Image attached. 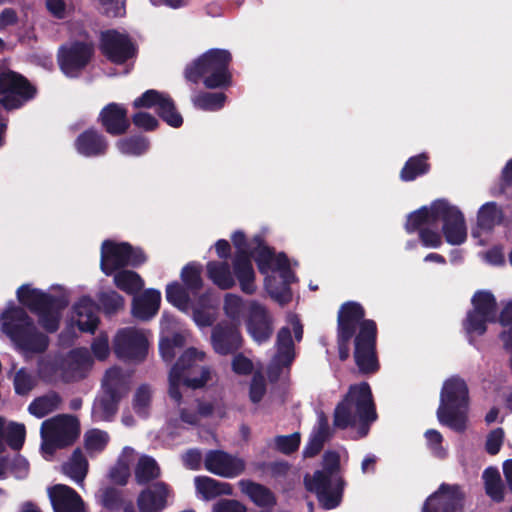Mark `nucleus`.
Returning <instances> with one entry per match:
<instances>
[{
    "instance_id": "obj_1",
    "label": "nucleus",
    "mask_w": 512,
    "mask_h": 512,
    "mask_svg": "<svg viewBox=\"0 0 512 512\" xmlns=\"http://www.w3.org/2000/svg\"><path fill=\"white\" fill-rule=\"evenodd\" d=\"M364 307L356 301L344 302L337 313L336 343L339 360L350 355V341L354 339V362L362 375H373L380 370L377 353V324L365 319Z\"/></svg>"
},
{
    "instance_id": "obj_2",
    "label": "nucleus",
    "mask_w": 512,
    "mask_h": 512,
    "mask_svg": "<svg viewBox=\"0 0 512 512\" xmlns=\"http://www.w3.org/2000/svg\"><path fill=\"white\" fill-rule=\"evenodd\" d=\"M377 417L371 387L363 381L350 385L343 399L336 405L333 425L341 430L357 426L358 438H364Z\"/></svg>"
},
{
    "instance_id": "obj_3",
    "label": "nucleus",
    "mask_w": 512,
    "mask_h": 512,
    "mask_svg": "<svg viewBox=\"0 0 512 512\" xmlns=\"http://www.w3.org/2000/svg\"><path fill=\"white\" fill-rule=\"evenodd\" d=\"M442 222V233L450 245H461L467 239V228L463 213L446 199L433 201L430 207L422 206L407 216L404 225L408 234L425 229L426 224Z\"/></svg>"
},
{
    "instance_id": "obj_4",
    "label": "nucleus",
    "mask_w": 512,
    "mask_h": 512,
    "mask_svg": "<svg viewBox=\"0 0 512 512\" xmlns=\"http://www.w3.org/2000/svg\"><path fill=\"white\" fill-rule=\"evenodd\" d=\"M2 331L10 338L17 350L24 355H38L47 351L50 339L39 331L34 320L20 306L7 308L1 314Z\"/></svg>"
},
{
    "instance_id": "obj_5",
    "label": "nucleus",
    "mask_w": 512,
    "mask_h": 512,
    "mask_svg": "<svg viewBox=\"0 0 512 512\" xmlns=\"http://www.w3.org/2000/svg\"><path fill=\"white\" fill-rule=\"evenodd\" d=\"M231 62L230 51L212 48L186 66L184 77L194 84L202 80L207 89H227L233 81L229 69Z\"/></svg>"
},
{
    "instance_id": "obj_6",
    "label": "nucleus",
    "mask_w": 512,
    "mask_h": 512,
    "mask_svg": "<svg viewBox=\"0 0 512 512\" xmlns=\"http://www.w3.org/2000/svg\"><path fill=\"white\" fill-rule=\"evenodd\" d=\"M205 354L191 347L184 351L169 372V397L180 405L182 403V385L191 389L203 388L210 379L211 371L202 365Z\"/></svg>"
},
{
    "instance_id": "obj_7",
    "label": "nucleus",
    "mask_w": 512,
    "mask_h": 512,
    "mask_svg": "<svg viewBox=\"0 0 512 512\" xmlns=\"http://www.w3.org/2000/svg\"><path fill=\"white\" fill-rule=\"evenodd\" d=\"M18 301L37 316L39 325L47 333H55L60 326L62 311L69 302L65 296H55L24 284L17 289Z\"/></svg>"
},
{
    "instance_id": "obj_8",
    "label": "nucleus",
    "mask_w": 512,
    "mask_h": 512,
    "mask_svg": "<svg viewBox=\"0 0 512 512\" xmlns=\"http://www.w3.org/2000/svg\"><path fill=\"white\" fill-rule=\"evenodd\" d=\"M468 403L469 389L466 382L458 376L447 379L440 393V405L436 413L440 424L456 432H464Z\"/></svg>"
},
{
    "instance_id": "obj_9",
    "label": "nucleus",
    "mask_w": 512,
    "mask_h": 512,
    "mask_svg": "<svg viewBox=\"0 0 512 512\" xmlns=\"http://www.w3.org/2000/svg\"><path fill=\"white\" fill-rule=\"evenodd\" d=\"M128 391V381L122 370L118 367L108 369L102 382V392L92 406V418L95 421H112Z\"/></svg>"
},
{
    "instance_id": "obj_10",
    "label": "nucleus",
    "mask_w": 512,
    "mask_h": 512,
    "mask_svg": "<svg viewBox=\"0 0 512 512\" xmlns=\"http://www.w3.org/2000/svg\"><path fill=\"white\" fill-rule=\"evenodd\" d=\"M37 87L24 75L11 70L6 61L0 60V105L6 111L22 108L36 98Z\"/></svg>"
},
{
    "instance_id": "obj_11",
    "label": "nucleus",
    "mask_w": 512,
    "mask_h": 512,
    "mask_svg": "<svg viewBox=\"0 0 512 512\" xmlns=\"http://www.w3.org/2000/svg\"><path fill=\"white\" fill-rule=\"evenodd\" d=\"M147 260L145 251L129 242L106 239L101 244L100 269L106 276H112L126 267L138 268Z\"/></svg>"
},
{
    "instance_id": "obj_12",
    "label": "nucleus",
    "mask_w": 512,
    "mask_h": 512,
    "mask_svg": "<svg viewBox=\"0 0 512 512\" xmlns=\"http://www.w3.org/2000/svg\"><path fill=\"white\" fill-rule=\"evenodd\" d=\"M95 56L92 40L74 39L58 48L57 63L62 73L69 78H78Z\"/></svg>"
},
{
    "instance_id": "obj_13",
    "label": "nucleus",
    "mask_w": 512,
    "mask_h": 512,
    "mask_svg": "<svg viewBox=\"0 0 512 512\" xmlns=\"http://www.w3.org/2000/svg\"><path fill=\"white\" fill-rule=\"evenodd\" d=\"M231 240L236 248V252L232 259L234 274L237 278L241 291L247 295H252L257 290L255 283L256 274L252 264V248L247 241L246 235L240 230H237L232 234Z\"/></svg>"
},
{
    "instance_id": "obj_14",
    "label": "nucleus",
    "mask_w": 512,
    "mask_h": 512,
    "mask_svg": "<svg viewBox=\"0 0 512 512\" xmlns=\"http://www.w3.org/2000/svg\"><path fill=\"white\" fill-rule=\"evenodd\" d=\"M306 489L314 493L322 508L331 510L338 507L342 501L346 482L343 477H331L323 472H314L310 478H304Z\"/></svg>"
},
{
    "instance_id": "obj_15",
    "label": "nucleus",
    "mask_w": 512,
    "mask_h": 512,
    "mask_svg": "<svg viewBox=\"0 0 512 512\" xmlns=\"http://www.w3.org/2000/svg\"><path fill=\"white\" fill-rule=\"evenodd\" d=\"M132 106L135 109L155 108L158 117L170 127L180 128L183 125V117L168 93L148 89L134 99Z\"/></svg>"
},
{
    "instance_id": "obj_16",
    "label": "nucleus",
    "mask_w": 512,
    "mask_h": 512,
    "mask_svg": "<svg viewBox=\"0 0 512 512\" xmlns=\"http://www.w3.org/2000/svg\"><path fill=\"white\" fill-rule=\"evenodd\" d=\"M99 49L101 54L112 64L123 65L135 59L138 46L132 38L115 29L106 30L100 35Z\"/></svg>"
},
{
    "instance_id": "obj_17",
    "label": "nucleus",
    "mask_w": 512,
    "mask_h": 512,
    "mask_svg": "<svg viewBox=\"0 0 512 512\" xmlns=\"http://www.w3.org/2000/svg\"><path fill=\"white\" fill-rule=\"evenodd\" d=\"M114 352L121 359L142 361L148 353L147 338L134 327L123 328L115 336Z\"/></svg>"
},
{
    "instance_id": "obj_18",
    "label": "nucleus",
    "mask_w": 512,
    "mask_h": 512,
    "mask_svg": "<svg viewBox=\"0 0 512 512\" xmlns=\"http://www.w3.org/2000/svg\"><path fill=\"white\" fill-rule=\"evenodd\" d=\"M464 493L459 485L442 483L422 507V512H462Z\"/></svg>"
},
{
    "instance_id": "obj_19",
    "label": "nucleus",
    "mask_w": 512,
    "mask_h": 512,
    "mask_svg": "<svg viewBox=\"0 0 512 512\" xmlns=\"http://www.w3.org/2000/svg\"><path fill=\"white\" fill-rule=\"evenodd\" d=\"M273 271H279L281 282H278L275 276L265 277V288L269 295L278 303L284 305L291 301L292 292L290 284L294 279V273L290 268V262L287 255L283 252L276 257V266Z\"/></svg>"
},
{
    "instance_id": "obj_20",
    "label": "nucleus",
    "mask_w": 512,
    "mask_h": 512,
    "mask_svg": "<svg viewBox=\"0 0 512 512\" xmlns=\"http://www.w3.org/2000/svg\"><path fill=\"white\" fill-rule=\"evenodd\" d=\"M211 344L219 355L226 356L236 353L243 345L239 325L227 321L217 323L211 332Z\"/></svg>"
},
{
    "instance_id": "obj_21",
    "label": "nucleus",
    "mask_w": 512,
    "mask_h": 512,
    "mask_svg": "<svg viewBox=\"0 0 512 512\" xmlns=\"http://www.w3.org/2000/svg\"><path fill=\"white\" fill-rule=\"evenodd\" d=\"M204 466L206 470L215 475L235 478L244 472L246 463L242 458L223 450H209L204 459Z\"/></svg>"
},
{
    "instance_id": "obj_22",
    "label": "nucleus",
    "mask_w": 512,
    "mask_h": 512,
    "mask_svg": "<svg viewBox=\"0 0 512 512\" xmlns=\"http://www.w3.org/2000/svg\"><path fill=\"white\" fill-rule=\"evenodd\" d=\"M97 123L113 137L126 134L131 126L128 109L117 102H110L100 110Z\"/></svg>"
},
{
    "instance_id": "obj_23",
    "label": "nucleus",
    "mask_w": 512,
    "mask_h": 512,
    "mask_svg": "<svg viewBox=\"0 0 512 512\" xmlns=\"http://www.w3.org/2000/svg\"><path fill=\"white\" fill-rule=\"evenodd\" d=\"M246 329L258 344L267 342L273 334V321L267 309L257 301H251L246 318Z\"/></svg>"
},
{
    "instance_id": "obj_24",
    "label": "nucleus",
    "mask_w": 512,
    "mask_h": 512,
    "mask_svg": "<svg viewBox=\"0 0 512 512\" xmlns=\"http://www.w3.org/2000/svg\"><path fill=\"white\" fill-rule=\"evenodd\" d=\"M64 448L71 446L80 435V423L75 416L58 415L41 425Z\"/></svg>"
},
{
    "instance_id": "obj_25",
    "label": "nucleus",
    "mask_w": 512,
    "mask_h": 512,
    "mask_svg": "<svg viewBox=\"0 0 512 512\" xmlns=\"http://www.w3.org/2000/svg\"><path fill=\"white\" fill-rule=\"evenodd\" d=\"M173 495L172 488L163 481H157L141 490L136 503L139 512H163L168 498Z\"/></svg>"
},
{
    "instance_id": "obj_26",
    "label": "nucleus",
    "mask_w": 512,
    "mask_h": 512,
    "mask_svg": "<svg viewBox=\"0 0 512 512\" xmlns=\"http://www.w3.org/2000/svg\"><path fill=\"white\" fill-rule=\"evenodd\" d=\"M74 147L80 155L87 158H96L106 155L109 142L102 132L90 127L77 136Z\"/></svg>"
},
{
    "instance_id": "obj_27",
    "label": "nucleus",
    "mask_w": 512,
    "mask_h": 512,
    "mask_svg": "<svg viewBox=\"0 0 512 512\" xmlns=\"http://www.w3.org/2000/svg\"><path fill=\"white\" fill-rule=\"evenodd\" d=\"M49 494L54 512H84V502L73 488L56 484Z\"/></svg>"
},
{
    "instance_id": "obj_28",
    "label": "nucleus",
    "mask_w": 512,
    "mask_h": 512,
    "mask_svg": "<svg viewBox=\"0 0 512 512\" xmlns=\"http://www.w3.org/2000/svg\"><path fill=\"white\" fill-rule=\"evenodd\" d=\"M75 321L81 332L94 333L99 324L97 306L89 296H82L73 306Z\"/></svg>"
},
{
    "instance_id": "obj_29",
    "label": "nucleus",
    "mask_w": 512,
    "mask_h": 512,
    "mask_svg": "<svg viewBox=\"0 0 512 512\" xmlns=\"http://www.w3.org/2000/svg\"><path fill=\"white\" fill-rule=\"evenodd\" d=\"M64 367V382L69 383L83 377V372L91 364V357L84 349H72L66 356H61Z\"/></svg>"
},
{
    "instance_id": "obj_30",
    "label": "nucleus",
    "mask_w": 512,
    "mask_h": 512,
    "mask_svg": "<svg viewBox=\"0 0 512 512\" xmlns=\"http://www.w3.org/2000/svg\"><path fill=\"white\" fill-rule=\"evenodd\" d=\"M161 303V293L156 289H147L142 295L134 298L132 303V314L135 318L147 321L154 317Z\"/></svg>"
},
{
    "instance_id": "obj_31",
    "label": "nucleus",
    "mask_w": 512,
    "mask_h": 512,
    "mask_svg": "<svg viewBox=\"0 0 512 512\" xmlns=\"http://www.w3.org/2000/svg\"><path fill=\"white\" fill-rule=\"evenodd\" d=\"M208 279L221 290L232 289L236 285L234 268L227 261H209L206 264Z\"/></svg>"
},
{
    "instance_id": "obj_32",
    "label": "nucleus",
    "mask_w": 512,
    "mask_h": 512,
    "mask_svg": "<svg viewBox=\"0 0 512 512\" xmlns=\"http://www.w3.org/2000/svg\"><path fill=\"white\" fill-rule=\"evenodd\" d=\"M241 491L258 507L272 508L276 505L274 493L265 485L252 480L240 481Z\"/></svg>"
},
{
    "instance_id": "obj_33",
    "label": "nucleus",
    "mask_w": 512,
    "mask_h": 512,
    "mask_svg": "<svg viewBox=\"0 0 512 512\" xmlns=\"http://www.w3.org/2000/svg\"><path fill=\"white\" fill-rule=\"evenodd\" d=\"M252 242L256 245L252 248V259H254L259 272L267 275L270 270H274L276 266V257L274 249L267 246L262 236L255 235Z\"/></svg>"
},
{
    "instance_id": "obj_34",
    "label": "nucleus",
    "mask_w": 512,
    "mask_h": 512,
    "mask_svg": "<svg viewBox=\"0 0 512 512\" xmlns=\"http://www.w3.org/2000/svg\"><path fill=\"white\" fill-rule=\"evenodd\" d=\"M196 491L204 500H212L218 496L231 495L232 487L229 483L220 482L208 476H197L194 479Z\"/></svg>"
},
{
    "instance_id": "obj_35",
    "label": "nucleus",
    "mask_w": 512,
    "mask_h": 512,
    "mask_svg": "<svg viewBox=\"0 0 512 512\" xmlns=\"http://www.w3.org/2000/svg\"><path fill=\"white\" fill-rule=\"evenodd\" d=\"M431 169L429 157L421 153L407 159L402 167L399 177L403 182H411L420 176L427 174Z\"/></svg>"
},
{
    "instance_id": "obj_36",
    "label": "nucleus",
    "mask_w": 512,
    "mask_h": 512,
    "mask_svg": "<svg viewBox=\"0 0 512 512\" xmlns=\"http://www.w3.org/2000/svg\"><path fill=\"white\" fill-rule=\"evenodd\" d=\"M89 463L80 448H76L67 462L62 465V471L76 483H83L88 473Z\"/></svg>"
},
{
    "instance_id": "obj_37",
    "label": "nucleus",
    "mask_w": 512,
    "mask_h": 512,
    "mask_svg": "<svg viewBox=\"0 0 512 512\" xmlns=\"http://www.w3.org/2000/svg\"><path fill=\"white\" fill-rule=\"evenodd\" d=\"M472 309L478 314L497 321V301L492 292L487 290H479L474 293L471 299Z\"/></svg>"
},
{
    "instance_id": "obj_38",
    "label": "nucleus",
    "mask_w": 512,
    "mask_h": 512,
    "mask_svg": "<svg viewBox=\"0 0 512 512\" xmlns=\"http://www.w3.org/2000/svg\"><path fill=\"white\" fill-rule=\"evenodd\" d=\"M504 218L502 209L496 202L483 204L477 214L478 227L484 231H491L496 225L502 223Z\"/></svg>"
},
{
    "instance_id": "obj_39",
    "label": "nucleus",
    "mask_w": 512,
    "mask_h": 512,
    "mask_svg": "<svg viewBox=\"0 0 512 512\" xmlns=\"http://www.w3.org/2000/svg\"><path fill=\"white\" fill-rule=\"evenodd\" d=\"M134 474L137 484L147 485L160 477L161 469L154 458L142 456L138 460Z\"/></svg>"
},
{
    "instance_id": "obj_40",
    "label": "nucleus",
    "mask_w": 512,
    "mask_h": 512,
    "mask_svg": "<svg viewBox=\"0 0 512 512\" xmlns=\"http://www.w3.org/2000/svg\"><path fill=\"white\" fill-rule=\"evenodd\" d=\"M115 286L128 295L138 293L144 286L141 276L132 270L123 269L113 274Z\"/></svg>"
},
{
    "instance_id": "obj_41",
    "label": "nucleus",
    "mask_w": 512,
    "mask_h": 512,
    "mask_svg": "<svg viewBox=\"0 0 512 512\" xmlns=\"http://www.w3.org/2000/svg\"><path fill=\"white\" fill-rule=\"evenodd\" d=\"M483 480L486 494L496 503L504 501V484L500 473L495 467H488L483 472Z\"/></svg>"
},
{
    "instance_id": "obj_42",
    "label": "nucleus",
    "mask_w": 512,
    "mask_h": 512,
    "mask_svg": "<svg viewBox=\"0 0 512 512\" xmlns=\"http://www.w3.org/2000/svg\"><path fill=\"white\" fill-rule=\"evenodd\" d=\"M61 402V396L57 392H51L44 396L35 398L29 404L28 411L37 418H43L57 410Z\"/></svg>"
},
{
    "instance_id": "obj_43",
    "label": "nucleus",
    "mask_w": 512,
    "mask_h": 512,
    "mask_svg": "<svg viewBox=\"0 0 512 512\" xmlns=\"http://www.w3.org/2000/svg\"><path fill=\"white\" fill-rule=\"evenodd\" d=\"M496 322L504 327L499 333L498 338L502 343L503 349L510 355L512 366V300L504 305Z\"/></svg>"
},
{
    "instance_id": "obj_44",
    "label": "nucleus",
    "mask_w": 512,
    "mask_h": 512,
    "mask_svg": "<svg viewBox=\"0 0 512 512\" xmlns=\"http://www.w3.org/2000/svg\"><path fill=\"white\" fill-rule=\"evenodd\" d=\"M117 149L124 155L141 156L150 148V141L141 134L121 138L116 142Z\"/></svg>"
},
{
    "instance_id": "obj_45",
    "label": "nucleus",
    "mask_w": 512,
    "mask_h": 512,
    "mask_svg": "<svg viewBox=\"0 0 512 512\" xmlns=\"http://www.w3.org/2000/svg\"><path fill=\"white\" fill-rule=\"evenodd\" d=\"M488 323H495V321H492L491 318L478 314L477 312H474L471 309L467 312L462 325L463 329L470 337V343H472V337L474 335L482 336L487 332Z\"/></svg>"
},
{
    "instance_id": "obj_46",
    "label": "nucleus",
    "mask_w": 512,
    "mask_h": 512,
    "mask_svg": "<svg viewBox=\"0 0 512 512\" xmlns=\"http://www.w3.org/2000/svg\"><path fill=\"white\" fill-rule=\"evenodd\" d=\"M202 267L199 263L190 262L182 268L181 280L184 287L192 294H197L203 288L201 277Z\"/></svg>"
},
{
    "instance_id": "obj_47",
    "label": "nucleus",
    "mask_w": 512,
    "mask_h": 512,
    "mask_svg": "<svg viewBox=\"0 0 512 512\" xmlns=\"http://www.w3.org/2000/svg\"><path fill=\"white\" fill-rule=\"evenodd\" d=\"M226 99L223 92H200L192 99V102L198 109L216 111L224 106Z\"/></svg>"
},
{
    "instance_id": "obj_48",
    "label": "nucleus",
    "mask_w": 512,
    "mask_h": 512,
    "mask_svg": "<svg viewBox=\"0 0 512 512\" xmlns=\"http://www.w3.org/2000/svg\"><path fill=\"white\" fill-rule=\"evenodd\" d=\"M109 442V435L100 429H91L84 434V447L89 455L101 453Z\"/></svg>"
},
{
    "instance_id": "obj_49",
    "label": "nucleus",
    "mask_w": 512,
    "mask_h": 512,
    "mask_svg": "<svg viewBox=\"0 0 512 512\" xmlns=\"http://www.w3.org/2000/svg\"><path fill=\"white\" fill-rule=\"evenodd\" d=\"M189 290L178 282H172L166 287V299L176 308L185 311L188 308L190 297Z\"/></svg>"
},
{
    "instance_id": "obj_50",
    "label": "nucleus",
    "mask_w": 512,
    "mask_h": 512,
    "mask_svg": "<svg viewBox=\"0 0 512 512\" xmlns=\"http://www.w3.org/2000/svg\"><path fill=\"white\" fill-rule=\"evenodd\" d=\"M151 403V391L148 385H141L133 397V409L140 417H147Z\"/></svg>"
},
{
    "instance_id": "obj_51",
    "label": "nucleus",
    "mask_w": 512,
    "mask_h": 512,
    "mask_svg": "<svg viewBox=\"0 0 512 512\" xmlns=\"http://www.w3.org/2000/svg\"><path fill=\"white\" fill-rule=\"evenodd\" d=\"M301 443L300 433L278 435L274 438L275 449L285 455H291L299 449Z\"/></svg>"
},
{
    "instance_id": "obj_52",
    "label": "nucleus",
    "mask_w": 512,
    "mask_h": 512,
    "mask_svg": "<svg viewBox=\"0 0 512 512\" xmlns=\"http://www.w3.org/2000/svg\"><path fill=\"white\" fill-rule=\"evenodd\" d=\"M98 300L106 314H114L124 307V297L114 290L102 292Z\"/></svg>"
},
{
    "instance_id": "obj_53",
    "label": "nucleus",
    "mask_w": 512,
    "mask_h": 512,
    "mask_svg": "<svg viewBox=\"0 0 512 512\" xmlns=\"http://www.w3.org/2000/svg\"><path fill=\"white\" fill-rule=\"evenodd\" d=\"M26 428L22 423L11 422L7 427L6 442L13 450H20L25 442Z\"/></svg>"
},
{
    "instance_id": "obj_54",
    "label": "nucleus",
    "mask_w": 512,
    "mask_h": 512,
    "mask_svg": "<svg viewBox=\"0 0 512 512\" xmlns=\"http://www.w3.org/2000/svg\"><path fill=\"white\" fill-rule=\"evenodd\" d=\"M244 303L240 296L236 294H226L224 298V312L228 318L239 325L243 312Z\"/></svg>"
},
{
    "instance_id": "obj_55",
    "label": "nucleus",
    "mask_w": 512,
    "mask_h": 512,
    "mask_svg": "<svg viewBox=\"0 0 512 512\" xmlns=\"http://www.w3.org/2000/svg\"><path fill=\"white\" fill-rule=\"evenodd\" d=\"M295 359V348H277L276 354L272 360L270 373L276 370V377L282 372L283 368H289Z\"/></svg>"
},
{
    "instance_id": "obj_56",
    "label": "nucleus",
    "mask_w": 512,
    "mask_h": 512,
    "mask_svg": "<svg viewBox=\"0 0 512 512\" xmlns=\"http://www.w3.org/2000/svg\"><path fill=\"white\" fill-rule=\"evenodd\" d=\"M39 373L43 379L48 381L54 380L57 376H60L64 381V367L61 356L41 363Z\"/></svg>"
},
{
    "instance_id": "obj_57",
    "label": "nucleus",
    "mask_w": 512,
    "mask_h": 512,
    "mask_svg": "<svg viewBox=\"0 0 512 512\" xmlns=\"http://www.w3.org/2000/svg\"><path fill=\"white\" fill-rule=\"evenodd\" d=\"M35 379L25 368L19 369L13 379L14 390L17 395H27L35 386Z\"/></svg>"
},
{
    "instance_id": "obj_58",
    "label": "nucleus",
    "mask_w": 512,
    "mask_h": 512,
    "mask_svg": "<svg viewBox=\"0 0 512 512\" xmlns=\"http://www.w3.org/2000/svg\"><path fill=\"white\" fill-rule=\"evenodd\" d=\"M101 505L108 510H118L122 503V492L112 486L100 490L99 494Z\"/></svg>"
},
{
    "instance_id": "obj_59",
    "label": "nucleus",
    "mask_w": 512,
    "mask_h": 512,
    "mask_svg": "<svg viewBox=\"0 0 512 512\" xmlns=\"http://www.w3.org/2000/svg\"><path fill=\"white\" fill-rule=\"evenodd\" d=\"M131 124L145 132H152L159 128V120L152 114L144 111L134 113L130 119Z\"/></svg>"
},
{
    "instance_id": "obj_60",
    "label": "nucleus",
    "mask_w": 512,
    "mask_h": 512,
    "mask_svg": "<svg viewBox=\"0 0 512 512\" xmlns=\"http://www.w3.org/2000/svg\"><path fill=\"white\" fill-rule=\"evenodd\" d=\"M266 393V383L264 377L260 373L253 375L250 387H249V398L251 402L259 403Z\"/></svg>"
},
{
    "instance_id": "obj_61",
    "label": "nucleus",
    "mask_w": 512,
    "mask_h": 512,
    "mask_svg": "<svg viewBox=\"0 0 512 512\" xmlns=\"http://www.w3.org/2000/svg\"><path fill=\"white\" fill-rule=\"evenodd\" d=\"M340 471V456L337 452H326L324 454V467L322 470L315 472H323L324 475L331 477H342Z\"/></svg>"
},
{
    "instance_id": "obj_62",
    "label": "nucleus",
    "mask_w": 512,
    "mask_h": 512,
    "mask_svg": "<svg viewBox=\"0 0 512 512\" xmlns=\"http://www.w3.org/2000/svg\"><path fill=\"white\" fill-rule=\"evenodd\" d=\"M504 438V431L502 428H496L493 431H491L488 436L485 443V449L488 454L490 455H496L502 446Z\"/></svg>"
},
{
    "instance_id": "obj_63",
    "label": "nucleus",
    "mask_w": 512,
    "mask_h": 512,
    "mask_svg": "<svg viewBox=\"0 0 512 512\" xmlns=\"http://www.w3.org/2000/svg\"><path fill=\"white\" fill-rule=\"evenodd\" d=\"M418 235L421 244L426 248H439L442 245L441 234L430 228L421 229Z\"/></svg>"
},
{
    "instance_id": "obj_64",
    "label": "nucleus",
    "mask_w": 512,
    "mask_h": 512,
    "mask_svg": "<svg viewBox=\"0 0 512 512\" xmlns=\"http://www.w3.org/2000/svg\"><path fill=\"white\" fill-rule=\"evenodd\" d=\"M213 512H247L246 507L237 500L222 499L213 506Z\"/></svg>"
}]
</instances>
